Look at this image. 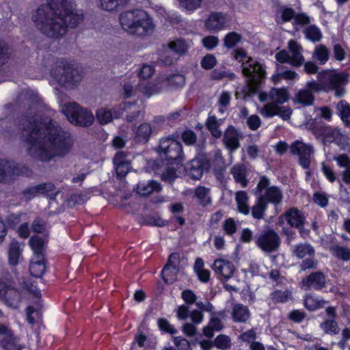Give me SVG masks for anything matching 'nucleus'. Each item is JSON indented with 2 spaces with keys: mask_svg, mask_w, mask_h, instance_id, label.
Masks as SVG:
<instances>
[{
  "mask_svg": "<svg viewBox=\"0 0 350 350\" xmlns=\"http://www.w3.org/2000/svg\"><path fill=\"white\" fill-rule=\"evenodd\" d=\"M19 129L26 143L27 154L40 161L62 157L72 146L70 133L49 118L27 113L21 118Z\"/></svg>",
  "mask_w": 350,
  "mask_h": 350,
  "instance_id": "nucleus-1",
  "label": "nucleus"
},
{
  "mask_svg": "<svg viewBox=\"0 0 350 350\" xmlns=\"http://www.w3.org/2000/svg\"><path fill=\"white\" fill-rule=\"evenodd\" d=\"M83 20V12L76 9L72 0H47L33 16L37 29L53 38L63 36L68 27H75Z\"/></svg>",
  "mask_w": 350,
  "mask_h": 350,
  "instance_id": "nucleus-2",
  "label": "nucleus"
},
{
  "mask_svg": "<svg viewBox=\"0 0 350 350\" xmlns=\"http://www.w3.org/2000/svg\"><path fill=\"white\" fill-rule=\"evenodd\" d=\"M119 20L121 27L126 32L137 37L150 36L155 30V25L152 17L140 9L122 12Z\"/></svg>",
  "mask_w": 350,
  "mask_h": 350,
  "instance_id": "nucleus-3",
  "label": "nucleus"
},
{
  "mask_svg": "<svg viewBox=\"0 0 350 350\" xmlns=\"http://www.w3.org/2000/svg\"><path fill=\"white\" fill-rule=\"evenodd\" d=\"M234 59L242 62L243 74L247 77L245 96H252L257 92L262 81L265 77V70L261 64L247 56L241 49L234 51Z\"/></svg>",
  "mask_w": 350,
  "mask_h": 350,
  "instance_id": "nucleus-4",
  "label": "nucleus"
},
{
  "mask_svg": "<svg viewBox=\"0 0 350 350\" xmlns=\"http://www.w3.org/2000/svg\"><path fill=\"white\" fill-rule=\"evenodd\" d=\"M348 82V75L334 70H323L318 74V81H309L308 86L315 92L334 91L340 97L345 93V85Z\"/></svg>",
  "mask_w": 350,
  "mask_h": 350,
  "instance_id": "nucleus-5",
  "label": "nucleus"
},
{
  "mask_svg": "<svg viewBox=\"0 0 350 350\" xmlns=\"http://www.w3.org/2000/svg\"><path fill=\"white\" fill-rule=\"evenodd\" d=\"M51 75L59 85L68 88H72L81 80L79 71L63 62L57 64L52 69Z\"/></svg>",
  "mask_w": 350,
  "mask_h": 350,
  "instance_id": "nucleus-6",
  "label": "nucleus"
},
{
  "mask_svg": "<svg viewBox=\"0 0 350 350\" xmlns=\"http://www.w3.org/2000/svg\"><path fill=\"white\" fill-rule=\"evenodd\" d=\"M254 193L267 205L271 203L275 207L282 204L284 198L282 190L279 187L271 185L270 180L265 176H260Z\"/></svg>",
  "mask_w": 350,
  "mask_h": 350,
  "instance_id": "nucleus-7",
  "label": "nucleus"
},
{
  "mask_svg": "<svg viewBox=\"0 0 350 350\" xmlns=\"http://www.w3.org/2000/svg\"><path fill=\"white\" fill-rule=\"evenodd\" d=\"M62 111L66 116L68 120L75 125L88 126L94 121V116L90 110L81 107L75 102L64 105Z\"/></svg>",
  "mask_w": 350,
  "mask_h": 350,
  "instance_id": "nucleus-8",
  "label": "nucleus"
},
{
  "mask_svg": "<svg viewBox=\"0 0 350 350\" xmlns=\"http://www.w3.org/2000/svg\"><path fill=\"white\" fill-rule=\"evenodd\" d=\"M32 170L25 165L11 160L0 159V183H9L19 176H31Z\"/></svg>",
  "mask_w": 350,
  "mask_h": 350,
  "instance_id": "nucleus-9",
  "label": "nucleus"
},
{
  "mask_svg": "<svg viewBox=\"0 0 350 350\" xmlns=\"http://www.w3.org/2000/svg\"><path fill=\"white\" fill-rule=\"evenodd\" d=\"M156 150L161 158L169 161H180L183 159L182 145L174 135L161 138Z\"/></svg>",
  "mask_w": 350,
  "mask_h": 350,
  "instance_id": "nucleus-10",
  "label": "nucleus"
},
{
  "mask_svg": "<svg viewBox=\"0 0 350 350\" xmlns=\"http://www.w3.org/2000/svg\"><path fill=\"white\" fill-rule=\"evenodd\" d=\"M288 51L282 50L275 55V59L280 63H288L293 66L299 67L304 62L301 54L302 47L295 40L288 43Z\"/></svg>",
  "mask_w": 350,
  "mask_h": 350,
  "instance_id": "nucleus-11",
  "label": "nucleus"
},
{
  "mask_svg": "<svg viewBox=\"0 0 350 350\" xmlns=\"http://www.w3.org/2000/svg\"><path fill=\"white\" fill-rule=\"evenodd\" d=\"M289 152L292 155L298 157V163L304 169H310L312 157L314 152L312 144L296 140L290 145Z\"/></svg>",
  "mask_w": 350,
  "mask_h": 350,
  "instance_id": "nucleus-12",
  "label": "nucleus"
},
{
  "mask_svg": "<svg viewBox=\"0 0 350 350\" xmlns=\"http://www.w3.org/2000/svg\"><path fill=\"white\" fill-rule=\"evenodd\" d=\"M313 133L317 139H322L324 145L335 143L338 146H342L347 143V137L337 128L328 126H318L314 129Z\"/></svg>",
  "mask_w": 350,
  "mask_h": 350,
  "instance_id": "nucleus-13",
  "label": "nucleus"
},
{
  "mask_svg": "<svg viewBox=\"0 0 350 350\" xmlns=\"http://www.w3.org/2000/svg\"><path fill=\"white\" fill-rule=\"evenodd\" d=\"M281 239L278 234L273 230L262 232L257 237L256 245L266 253L277 251L280 245Z\"/></svg>",
  "mask_w": 350,
  "mask_h": 350,
  "instance_id": "nucleus-14",
  "label": "nucleus"
},
{
  "mask_svg": "<svg viewBox=\"0 0 350 350\" xmlns=\"http://www.w3.org/2000/svg\"><path fill=\"white\" fill-rule=\"evenodd\" d=\"M113 163L117 176H125L131 169V159L130 154L124 151L117 152L113 159Z\"/></svg>",
  "mask_w": 350,
  "mask_h": 350,
  "instance_id": "nucleus-15",
  "label": "nucleus"
},
{
  "mask_svg": "<svg viewBox=\"0 0 350 350\" xmlns=\"http://www.w3.org/2000/svg\"><path fill=\"white\" fill-rule=\"evenodd\" d=\"M327 317L320 324L321 329L326 334L337 335L340 328L336 321L337 313L335 307L329 306L325 309Z\"/></svg>",
  "mask_w": 350,
  "mask_h": 350,
  "instance_id": "nucleus-16",
  "label": "nucleus"
},
{
  "mask_svg": "<svg viewBox=\"0 0 350 350\" xmlns=\"http://www.w3.org/2000/svg\"><path fill=\"white\" fill-rule=\"evenodd\" d=\"M226 317L224 310L211 312L208 323L204 327L203 334L207 338H211L214 336V332H219L224 328L222 320Z\"/></svg>",
  "mask_w": 350,
  "mask_h": 350,
  "instance_id": "nucleus-17",
  "label": "nucleus"
},
{
  "mask_svg": "<svg viewBox=\"0 0 350 350\" xmlns=\"http://www.w3.org/2000/svg\"><path fill=\"white\" fill-rule=\"evenodd\" d=\"M210 167V163L204 155L196 157L190 161L188 167L189 174L193 179L199 180L205 170Z\"/></svg>",
  "mask_w": 350,
  "mask_h": 350,
  "instance_id": "nucleus-18",
  "label": "nucleus"
},
{
  "mask_svg": "<svg viewBox=\"0 0 350 350\" xmlns=\"http://www.w3.org/2000/svg\"><path fill=\"white\" fill-rule=\"evenodd\" d=\"M241 138V134L234 126H229L224 132L223 142L227 149L230 152H233L240 148V139Z\"/></svg>",
  "mask_w": 350,
  "mask_h": 350,
  "instance_id": "nucleus-19",
  "label": "nucleus"
},
{
  "mask_svg": "<svg viewBox=\"0 0 350 350\" xmlns=\"http://www.w3.org/2000/svg\"><path fill=\"white\" fill-rule=\"evenodd\" d=\"M325 277L321 271L312 273L301 282V288L310 290L312 288L321 290L325 286Z\"/></svg>",
  "mask_w": 350,
  "mask_h": 350,
  "instance_id": "nucleus-20",
  "label": "nucleus"
},
{
  "mask_svg": "<svg viewBox=\"0 0 350 350\" xmlns=\"http://www.w3.org/2000/svg\"><path fill=\"white\" fill-rule=\"evenodd\" d=\"M213 269L219 278H223L224 280L230 278L235 271L232 262L225 259L215 260Z\"/></svg>",
  "mask_w": 350,
  "mask_h": 350,
  "instance_id": "nucleus-21",
  "label": "nucleus"
},
{
  "mask_svg": "<svg viewBox=\"0 0 350 350\" xmlns=\"http://www.w3.org/2000/svg\"><path fill=\"white\" fill-rule=\"evenodd\" d=\"M333 159L336 162L337 165L343 169L339 174L341 180H339L340 185L341 182L350 185V157L346 154H340L335 155Z\"/></svg>",
  "mask_w": 350,
  "mask_h": 350,
  "instance_id": "nucleus-22",
  "label": "nucleus"
},
{
  "mask_svg": "<svg viewBox=\"0 0 350 350\" xmlns=\"http://www.w3.org/2000/svg\"><path fill=\"white\" fill-rule=\"evenodd\" d=\"M227 23L226 16L221 12H213L205 21V27L209 31H219L223 29Z\"/></svg>",
  "mask_w": 350,
  "mask_h": 350,
  "instance_id": "nucleus-23",
  "label": "nucleus"
},
{
  "mask_svg": "<svg viewBox=\"0 0 350 350\" xmlns=\"http://www.w3.org/2000/svg\"><path fill=\"white\" fill-rule=\"evenodd\" d=\"M308 85L309 81L303 89H301L296 93L293 98L295 103L300 104L304 107L313 105L314 101V93L316 92Z\"/></svg>",
  "mask_w": 350,
  "mask_h": 350,
  "instance_id": "nucleus-24",
  "label": "nucleus"
},
{
  "mask_svg": "<svg viewBox=\"0 0 350 350\" xmlns=\"http://www.w3.org/2000/svg\"><path fill=\"white\" fill-rule=\"evenodd\" d=\"M55 186L50 183H42L38 185L31 186L23 190V195L28 199H31L40 194H45L54 191Z\"/></svg>",
  "mask_w": 350,
  "mask_h": 350,
  "instance_id": "nucleus-25",
  "label": "nucleus"
},
{
  "mask_svg": "<svg viewBox=\"0 0 350 350\" xmlns=\"http://www.w3.org/2000/svg\"><path fill=\"white\" fill-rule=\"evenodd\" d=\"M230 174L232 175L235 182L241 185L243 188L247 187L249 180L247 178L248 170L243 163H237L230 169Z\"/></svg>",
  "mask_w": 350,
  "mask_h": 350,
  "instance_id": "nucleus-26",
  "label": "nucleus"
},
{
  "mask_svg": "<svg viewBox=\"0 0 350 350\" xmlns=\"http://www.w3.org/2000/svg\"><path fill=\"white\" fill-rule=\"evenodd\" d=\"M29 272L35 278H40L46 271L45 260L43 255L33 256L29 264Z\"/></svg>",
  "mask_w": 350,
  "mask_h": 350,
  "instance_id": "nucleus-27",
  "label": "nucleus"
},
{
  "mask_svg": "<svg viewBox=\"0 0 350 350\" xmlns=\"http://www.w3.org/2000/svg\"><path fill=\"white\" fill-rule=\"evenodd\" d=\"M22 293L23 291L17 290L14 288L12 286V282L10 281L9 282L8 288L7 291H5L3 299L8 306L16 308L21 301Z\"/></svg>",
  "mask_w": 350,
  "mask_h": 350,
  "instance_id": "nucleus-28",
  "label": "nucleus"
},
{
  "mask_svg": "<svg viewBox=\"0 0 350 350\" xmlns=\"http://www.w3.org/2000/svg\"><path fill=\"white\" fill-rule=\"evenodd\" d=\"M287 223L291 226L301 228L305 221L303 213L296 208H291L284 215Z\"/></svg>",
  "mask_w": 350,
  "mask_h": 350,
  "instance_id": "nucleus-29",
  "label": "nucleus"
},
{
  "mask_svg": "<svg viewBox=\"0 0 350 350\" xmlns=\"http://www.w3.org/2000/svg\"><path fill=\"white\" fill-rule=\"evenodd\" d=\"M231 316L235 323H246L250 319L251 313L246 306L236 304L232 308Z\"/></svg>",
  "mask_w": 350,
  "mask_h": 350,
  "instance_id": "nucleus-30",
  "label": "nucleus"
},
{
  "mask_svg": "<svg viewBox=\"0 0 350 350\" xmlns=\"http://www.w3.org/2000/svg\"><path fill=\"white\" fill-rule=\"evenodd\" d=\"M212 165L216 177L219 179L224 178L226 165L220 150L214 152Z\"/></svg>",
  "mask_w": 350,
  "mask_h": 350,
  "instance_id": "nucleus-31",
  "label": "nucleus"
},
{
  "mask_svg": "<svg viewBox=\"0 0 350 350\" xmlns=\"http://www.w3.org/2000/svg\"><path fill=\"white\" fill-rule=\"evenodd\" d=\"M22 252L21 245L17 241H12L8 251L9 264L13 266L18 265L22 258Z\"/></svg>",
  "mask_w": 350,
  "mask_h": 350,
  "instance_id": "nucleus-32",
  "label": "nucleus"
},
{
  "mask_svg": "<svg viewBox=\"0 0 350 350\" xmlns=\"http://www.w3.org/2000/svg\"><path fill=\"white\" fill-rule=\"evenodd\" d=\"M235 201L237 210L239 213L247 215L250 213L249 205V196L245 191H239L235 193Z\"/></svg>",
  "mask_w": 350,
  "mask_h": 350,
  "instance_id": "nucleus-33",
  "label": "nucleus"
},
{
  "mask_svg": "<svg viewBox=\"0 0 350 350\" xmlns=\"http://www.w3.org/2000/svg\"><path fill=\"white\" fill-rule=\"evenodd\" d=\"M136 192L140 196H148L154 191H160L161 186L154 180L139 183L135 189Z\"/></svg>",
  "mask_w": 350,
  "mask_h": 350,
  "instance_id": "nucleus-34",
  "label": "nucleus"
},
{
  "mask_svg": "<svg viewBox=\"0 0 350 350\" xmlns=\"http://www.w3.org/2000/svg\"><path fill=\"white\" fill-rule=\"evenodd\" d=\"M161 89L162 85L159 83H153L143 81L138 85L139 91L147 97L160 92Z\"/></svg>",
  "mask_w": 350,
  "mask_h": 350,
  "instance_id": "nucleus-35",
  "label": "nucleus"
},
{
  "mask_svg": "<svg viewBox=\"0 0 350 350\" xmlns=\"http://www.w3.org/2000/svg\"><path fill=\"white\" fill-rule=\"evenodd\" d=\"M267 206L268 205L257 196L254 205L250 208V212L253 218L258 220L264 219Z\"/></svg>",
  "mask_w": 350,
  "mask_h": 350,
  "instance_id": "nucleus-36",
  "label": "nucleus"
},
{
  "mask_svg": "<svg viewBox=\"0 0 350 350\" xmlns=\"http://www.w3.org/2000/svg\"><path fill=\"white\" fill-rule=\"evenodd\" d=\"M269 99L275 104H283L288 99V94L285 88H272L269 92Z\"/></svg>",
  "mask_w": 350,
  "mask_h": 350,
  "instance_id": "nucleus-37",
  "label": "nucleus"
},
{
  "mask_svg": "<svg viewBox=\"0 0 350 350\" xmlns=\"http://www.w3.org/2000/svg\"><path fill=\"white\" fill-rule=\"evenodd\" d=\"M130 0H100L102 10L109 12L116 11L125 6Z\"/></svg>",
  "mask_w": 350,
  "mask_h": 350,
  "instance_id": "nucleus-38",
  "label": "nucleus"
},
{
  "mask_svg": "<svg viewBox=\"0 0 350 350\" xmlns=\"http://www.w3.org/2000/svg\"><path fill=\"white\" fill-rule=\"evenodd\" d=\"M293 253L299 258L306 256L312 257L314 255V249L309 243H301L294 246Z\"/></svg>",
  "mask_w": 350,
  "mask_h": 350,
  "instance_id": "nucleus-39",
  "label": "nucleus"
},
{
  "mask_svg": "<svg viewBox=\"0 0 350 350\" xmlns=\"http://www.w3.org/2000/svg\"><path fill=\"white\" fill-rule=\"evenodd\" d=\"M152 133V127L148 123L142 124L135 131V139L138 142L146 143Z\"/></svg>",
  "mask_w": 350,
  "mask_h": 350,
  "instance_id": "nucleus-40",
  "label": "nucleus"
},
{
  "mask_svg": "<svg viewBox=\"0 0 350 350\" xmlns=\"http://www.w3.org/2000/svg\"><path fill=\"white\" fill-rule=\"evenodd\" d=\"M329 51L323 44L317 45L313 52V58L317 59L320 64H325L329 59Z\"/></svg>",
  "mask_w": 350,
  "mask_h": 350,
  "instance_id": "nucleus-41",
  "label": "nucleus"
},
{
  "mask_svg": "<svg viewBox=\"0 0 350 350\" xmlns=\"http://www.w3.org/2000/svg\"><path fill=\"white\" fill-rule=\"evenodd\" d=\"M326 301L322 299H319L312 295H306L304 299V306L309 310H315L323 308Z\"/></svg>",
  "mask_w": 350,
  "mask_h": 350,
  "instance_id": "nucleus-42",
  "label": "nucleus"
},
{
  "mask_svg": "<svg viewBox=\"0 0 350 350\" xmlns=\"http://www.w3.org/2000/svg\"><path fill=\"white\" fill-rule=\"evenodd\" d=\"M168 46L172 51L179 55H185L189 47L185 40L182 38L170 42Z\"/></svg>",
  "mask_w": 350,
  "mask_h": 350,
  "instance_id": "nucleus-43",
  "label": "nucleus"
},
{
  "mask_svg": "<svg viewBox=\"0 0 350 350\" xmlns=\"http://www.w3.org/2000/svg\"><path fill=\"white\" fill-rule=\"evenodd\" d=\"M337 110L343 122L350 125V105L345 100L339 102L337 105Z\"/></svg>",
  "mask_w": 350,
  "mask_h": 350,
  "instance_id": "nucleus-44",
  "label": "nucleus"
},
{
  "mask_svg": "<svg viewBox=\"0 0 350 350\" xmlns=\"http://www.w3.org/2000/svg\"><path fill=\"white\" fill-rule=\"evenodd\" d=\"M118 116L113 115L111 110L107 108H100L96 111V118L100 124H106L112 121L113 118H117Z\"/></svg>",
  "mask_w": 350,
  "mask_h": 350,
  "instance_id": "nucleus-45",
  "label": "nucleus"
},
{
  "mask_svg": "<svg viewBox=\"0 0 350 350\" xmlns=\"http://www.w3.org/2000/svg\"><path fill=\"white\" fill-rule=\"evenodd\" d=\"M220 122L216 119L215 116L208 117L206 120V126L208 131L211 133L212 135L215 138H219L222 132L219 129Z\"/></svg>",
  "mask_w": 350,
  "mask_h": 350,
  "instance_id": "nucleus-46",
  "label": "nucleus"
},
{
  "mask_svg": "<svg viewBox=\"0 0 350 350\" xmlns=\"http://www.w3.org/2000/svg\"><path fill=\"white\" fill-rule=\"evenodd\" d=\"M306 38L313 42H319L322 38L320 29L315 25H310L304 30Z\"/></svg>",
  "mask_w": 350,
  "mask_h": 350,
  "instance_id": "nucleus-47",
  "label": "nucleus"
},
{
  "mask_svg": "<svg viewBox=\"0 0 350 350\" xmlns=\"http://www.w3.org/2000/svg\"><path fill=\"white\" fill-rule=\"evenodd\" d=\"M122 109L127 112L126 120L129 122H133L135 120L139 117L141 113L139 107H136L135 104L131 103H124Z\"/></svg>",
  "mask_w": 350,
  "mask_h": 350,
  "instance_id": "nucleus-48",
  "label": "nucleus"
},
{
  "mask_svg": "<svg viewBox=\"0 0 350 350\" xmlns=\"http://www.w3.org/2000/svg\"><path fill=\"white\" fill-rule=\"evenodd\" d=\"M179 267L165 265L162 270V275L166 283H172L176 280Z\"/></svg>",
  "mask_w": 350,
  "mask_h": 350,
  "instance_id": "nucleus-49",
  "label": "nucleus"
},
{
  "mask_svg": "<svg viewBox=\"0 0 350 350\" xmlns=\"http://www.w3.org/2000/svg\"><path fill=\"white\" fill-rule=\"evenodd\" d=\"M331 252L338 259L344 261L350 260V249L347 247L335 245L331 248Z\"/></svg>",
  "mask_w": 350,
  "mask_h": 350,
  "instance_id": "nucleus-50",
  "label": "nucleus"
},
{
  "mask_svg": "<svg viewBox=\"0 0 350 350\" xmlns=\"http://www.w3.org/2000/svg\"><path fill=\"white\" fill-rule=\"evenodd\" d=\"M195 196L199 200V202L203 206L211 202L209 189L204 187H198L195 190Z\"/></svg>",
  "mask_w": 350,
  "mask_h": 350,
  "instance_id": "nucleus-51",
  "label": "nucleus"
},
{
  "mask_svg": "<svg viewBox=\"0 0 350 350\" xmlns=\"http://www.w3.org/2000/svg\"><path fill=\"white\" fill-rule=\"evenodd\" d=\"M271 299L275 303H283L292 299V292L289 290L284 291H275L271 294Z\"/></svg>",
  "mask_w": 350,
  "mask_h": 350,
  "instance_id": "nucleus-52",
  "label": "nucleus"
},
{
  "mask_svg": "<svg viewBox=\"0 0 350 350\" xmlns=\"http://www.w3.org/2000/svg\"><path fill=\"white\" fill-rule=\"evenodd\" d=\"M1 345L5 350H22L21 345L18 343L13 334L8 338H2Z\"/></svg>",
  "mask_w": 350,
  "mask_h": 350,
  "instance_id": "nucleus-53",
  "label": "nucleus"
},
{
  "mask_svg": "<svg viewBox=\"0 0 350 350\" xmlns=\"http://www.w3.org/2000/svg\"><path fill=\"white\" fill-rule=\"evenodd\" d=\"M214 345L219 349L227 350L231 347L230 338L224 334L219 335L214 340Z\"/></svg>",
  "mask_w": 350,
  "mask_h": 350,
  "instance_id": "nucleus-54",
  "label": "nucleus"
},
{
  "mask_svg": "<svg viewBox=\"0 0 350 350\" xmlns=\"http://www.w3.org/2000/svg\"><path fill=\"white\" fill-rule=\"evenodd\" d=\"M278 110V105L272 102L265 105L263 107L260 109V113L262 116L269 118L277 115Z\"/></svg>",
  "mask_w": 350,
  "mask_h": 350,
  "instance_id": "nucleus-55",
  "label": "nucleus"
},
{
  "mask_svg": "<svg viewBox=\"0 0 350 350\" xmlns=\"http://www.w3.org/2000/svg\"><path fill=\"white\" fill-rule=\"evenodd\" d=\"M321 171L323 175L331 183H333L338 180L337 174L335 172L333 168L329 165L326 164L325 162L321 163Z\"/></svg>",
  "mask_w": 350,
  "mask_h": 350,
  "instance_id": "nucleus-56",
  "label": "nucleus"
},
{
  "mask_svg": "<svg viewBox=\"0 0 350 350\" xmlns=\"http://www.w3.org/2000/svg\"><path fill=\"white\" fill-rule=\"evenodd\" d=\"M241 39V36L236 32L228 33L224 39V46L227 48L234 47Z\"/></svg>",
  "mask_w": 350,
  "mask_h": 350,
  "instance_id": "nucleus-57",
  "label": "nucleus"
},
{
  "mask_svg": "<svg viewBox=\"0 0 350 350\" xmlns=\"http://www.w3.org/2000/svg\"><path fill=\"white\" fill-rule=\"evenodd\" d=\"M29 244L33 250V256H38L39 254L43 255L42 250L44 242L41 238L38 237H31L29 240Z\"/></svg>",
  "mask_w": 350,
  "mask_h": 350,
  "instance_id": "nucleus-58",
  "label": "nucleus"
},
{
  "mask_svg": "<svg viewBox=\"0 0 350 350\" xmlns=\"http://www.w3.org/2000/svg\"><path fill=\"white\" fill-rule=\"evenodd\" d=\"M167 83L172 86L182 87L185 83V77L180 74H175L166 79Z\"/></svg>",
  "mask_w": 350,
  "mask_h": 350,
  "instance_id": "nucleus-59",
  "label": "nucleus"
},
{
  "mask_svg": "<svg viewBox=\"0 0 350 350\" xmlns=\"http://www.w3.org/2000/svg\"><path fill=\"white\" fill-rule=\"evenodd\" d=\"M222 228L224 232L229 236L234 234L237 230V224L232 218L226 219L223 224Z\"/></svg>",
  "mask_w": 350,
  "mask_h": 350,
  "instance_id": "nucleus-60",
  "label": "nucleus"
},
{
  "mask_svg": "<svg viewBox=\"0 0 350 350\" xmlns=\"http://www.w3.org/2000/svg\"><path fill=\"white\" fill-rule=\"evenodd\" d=\"M278 13L280 14L282 23L288 22L295 16V11L291 8L282 7L279 10Z\"/></svg>",
  "mask_w": 350,
  "mask_h": 350,
  "instance_id": "nucleus-61",
  "label": "nucleus"
},
{
  "mask_svg": "<svg viewBox=\"0 0 350 350\" xmlns=\"http://www.w3.org/2000/svg\"><path fill=\"white\" fill-rule=\"evenodd\" d=\"M217 63L215 57L212 54L206 55L201 60V66L206 70L212 69Z\"/></svg>",
  "mask_w": 350,
  "mask_h": 350,
  "instance_id": "nucleus-62",
  "label": "nucleus"
},
{
  "mask_svg": "<svg viewBox=\"0 0 350 350\" xmlns=\"http://www.w3.org/2000/svg\"><path fill=\"white\" fill-rule=\"evenodd\" d=\"M202 43L206 49L212 50L218 45L219 39L217 36H207L202 39Z\"/></svg>",
  "mask_w": 350,
  "mask_h": 350,
  "instance_id": "nucleus-63",
  "label": "nucleus"
},
{
  "mask_svg": "<svg viewBox=\"0 0 350 350\" xmlns=\"http://www.w3.org/2000/svg\"><path fill=\"white\" fill-rule=\"evenodd\" d=\"M257 338V334L254 329H250L243 332L240 336L239 338L245 342L251 344L252 342H255Z\"/></svg>",
  "mask_w": 350,
  "mask_h": 350,
  "instance_id": "nucleus-64",
  "label": "nucleus"
}]
</instances>
